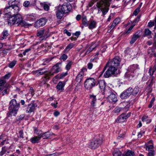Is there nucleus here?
I'll return each mask as SVG.
<instances>
[{
  "label": "nucleus",
  "instance_id": "1",
  "mask_svg": "<svg viewBox=\"0 0 156 156\" xmlns=\"http://www.w3.org/2000/svg\"><path fill=\"white\" fill-rule=\"evenodd\" d=\"M20 11V8L15 2H9L4 9L3 11L4 15L10 16L7 19L8 25L11 26L14 24H17L21 27H26L28 24L23 20L21 14L18 13Z\"/></svg>",
  "mask_w": 156,
  "mask_h": 156
},
{
  "label": "nucleus",
  "instance_id": "2",
  "mask_svg": "<svg viewBox=\"0 0 156 156\" xmlns=\"http://www.w3.org/2000/svg\"><path fill=\"white\" fill-rule=\"evenodd\" d=\"M112 0H101L98 2L96 6L98 8V13L102 12L103 15L106 14L108 12L110 2Z\"/></svg>",
  "mask_w": 156,
  "mask_h": 156
},
{
  "label": "nucleus",
  "instance_id": "3",
  "mask_svg": "<svg viewBox=\"0 0 156 156\" xmlns=\"http://www.w3.org/2000/svg\"><path fill=\"white\" fill-rule=\"evenodd\" d=\"M115 91L111 88L107 87L104 90V93L105 97L108 98L110 101L114 103L117 101L116 95L115 94Z\"/></svg>",
  "mask_w": 156,
  "mask_h": 156
},
{
  "label": "nucleus",
  "instance_id": "4",
  "mask_svg": "<svg viewBox=\"0 0 156 156\" xmlns=\"http://www.w3.org/2000/svg\"><path fill=\"white\" fill-rule=\"evenodd\" d=\"M20 108V104L17 103L16 99H13L12 100L9 102V108L10 110V112L9 113V115L11 116L13 115L16 116ZM9 113L7 114H8Z\"/></svg>",
  "mask_w": 156,
  "mask_h": 156
},
{
  "label": "nucleus",
  "instance_id": "5",
  "mask_svg": "<svg viewBox=\"0 0 156 156\" xmlns=\"http://www.w3.org/2000/svg\"><path fill=\"white\" fill-rule=\"evenodd\" d=\"M108 66L109 67L104 74V77L105 78H108L111 76L112 74H117L118 73L117 71H119V70H117L118 68L114 66H112L111 65H108L107 63L106 66L104 67L103 71L100 75V76L102 75L103 73L105 70Z\"/></svg>",
  "mask_w": 156,
  "mask_h": 156
},
{
  "label": "nucleus",
  "instance_id": "6",
  "mask_svg": "<svg viewBox=\"0 0 156 156\" xmlns=\"http://www.w3.org/2000/svg\"><path fill=\"white\" fill-rule=\"evenodd\" d=\"M60 64V63H57L53 66L51 71L49 73L45 75L44 79L45 82L48 80L51 76H53L55 74L61 71V67L59 66Z\"/></svg>",
  "mask_w": 156,
  "mask_h": 156
},
{
  "label": "nucleus",
  "instance_id": "7",
  "mask_svg": "<svg viewBox=\"0 0 156 156\" xmlns=\"http://www.w3.org/2000/svg\"><path fill=\"white\" fill-rule=\"evenodd\" d=\"M96 83L95 79L89 78L86 79L84 83V86L86 89L90 90L95 85Z\"/></svg>",
  "mask_w": 156,
  "mask_h": 156
},
{
  "label": "nucleus",
  "instance_id": "8",
  "mask_svg": "<svg viewBox=\"0 0 156 156\" xmlns=\"http://www.w3.org/2000/svg\"><path fill=\"white\" fill-rule=\"evenodd\" d=\"M121 61V58L118 56L115 57L113 59L109 61L108 63V65H111L112 66L118 69L120 67V63Z\"/></svg>",
  "mask_w": 156,
  "mask_h": 156
},
{
  "label": "nucleus",
  "instance_id": "9",
  "mask_svg": "<svg viewBox=\"0 0 156 156\" xmlns=\"http://www.w3.org/2000/svg\"><path fill=\"white\" fill-rule=\"evenodd\" d=\"M71 7V5L70 3H64L62 5L59 6L58 8L64 13H67L70 11Z\"/></svg>",
  "mask_w": 156,
  "mask_h": 156
},
{
  "label": "nucleus",
  "instance_id": "10",
  "mask_svg": "<svg viewBox=\"0 0 156 156\" xmlns=\"http://www.w3.org/2000/svg\"><path fill=\"white\" fill-rule=\"evenodd\" d=\"M102 141L100 139H97L91 141L89 145V147L95 149L98 147L102 143Z\"/></svg>",
  "mask_w": 156,
  "mask_h": 156
},
{
  "label": "nucleus",
  "instance_id": "11",
  "mask_svg": "<svg viewBox=\"0 0 156 156\" xmlns=\"http://www.w3.org/2000/svg\"><path fill=\"white\" fill-rule=\"evenodd\" d=\"M37 104L35 102V101H33L29 105L27 108L26 112L28 113H31L34 112L35 110L36 107H37Z\"/></svg>",
  "mask_w": 156,
  "mask_h": 156
},
{
  "label": "nucleus",
  "instance_id": "12",
  "mask_svg": "<svg viewBox=\"0 0 156 156\" xmlns=\"http://www.w3.org/2000/svg\"><path fill=\"white\" fill-rule=\"evenodd\" d=\"M47 22V20L45 18H43L37 21L34 24V26L37 28L44 26Z\"/></svg>",
  "mask_w": 156,
  "mask_h": 156
},
{
  "label": "nucleus",
  "instance_id": "13",
  "mask_svg": "<svg viewBox=\"0 0 156 156\" xmlns=\"http://www.w3.org/2000/svg\"><path fill=\"white\" fill-rule=\"evenodd\" d=\"M138 66L137 64H133L130 66L128 68V71L130 73L136 74L139 70Z\"/></svg>",
  "mask_w": 156,
  "mask_h": 156
},
{
  "label": "nucleus",
  "instance_id": "14",
  "mask_svg": "<svg viewBox=\"0 0 156 156\" xmlns=\"http://www.w3.org/2000/svg\"><path fill=\"white\" fill-rule=\"evenodd\" d=\"M38 130L37 129L35 128L34 129V133H36L38 135V136H35L30 139V141L33 144L37 143H39L41 138L39 137V133H38Z\"/></svg>",
  "mask_w": 156,
  "mask_h": 156
},
{
  "label": "nucleus",
  "instance_id": "15",
  "mask_svg": "<svg viewBox=\"0 0 156 156\" xmlns=\"http://www.w3.org/2000/svg\"><path fill=\"white\" fill-rule=\"evenodd\" d=\"M47 72L44 68L39 69L38 70L33 72V74L36 76H38L44 74Z\"/></svg>",
  "mask_w": 156,
  "mask_h": 156
},
{
  "label": "nucleus",
  "instance_id": "16",
  "mask_svg": "<svg viewBox=\"0 0 156 156\" xmlns=\"http://www.w3.org/2000/svg\"><path fill=\"white\" fill-rule=\"evenodd\" d=\"M129 107L128 106L124 108H122L119 107H116L114 109V111L115 113H118L121 111H123L124 112H126L128 110Z\"/></svg>",
  "mask_w": 156,
  "mask_h": 156
},
{
  "label": "nucleus",
  "instance_id": "17",
  "mask_svg": "<svg viewBox=\"0 0 156 156\" xmlns=\"http://www.w3.org/2000/svg\"><path fill=\"white\" fill-rule=\"evenodd\" d=\"M146 146V149L148 151H151V149H153L154 147L153 143L152 140H150L145 144Z\"/></svg>",
  "mask_w": 156,
  "mask_h": 156
},
{
  "label": "nucleus",
  "instance_id": "18",
  "mask_svg": "<svg viewBox=\"0 0 156 156\" xmlns=\"http://www.w3.org/2000/svg\"><path fill=\"white\" fill-rule=\"evenodd\" d=\"M97 23L96 21L94 20H90L89 21L88 24V28L90 30H92L96 27Z\"/></svg>",
  "mask_w": 156,
  "mask_h": 156
},
{
  "label": "nucleus",
  "instance_id": "19",
  "mask_svg": "<svg viewBox=\"0 0 156 156\" xmlns=\"http://www.w3.org/2000/svg\"><path fill=\"white\" fill-rule=\"evenodd\" d=\"M99 87L101 89H104L106 88L105 83L104 80H100L98 82Z\"/></svg>",
  "mask_w": 156,
  "mask_h": 156
},
{
  "label": "nucleus",
  "instance_id": "20",
  "mask_svg": "<svg viewBox=\"0 0 156 156\" xmlns=\"http://www.w3.org/2000/svg\"><path fill=\"white\" fill-rule=\"evenodd\" d=\"M140 36L139 35V34L137 32H136L133 36L132 37L130 43L131 44H132L135 42L136 40Z\"/></svg>",
  "mask_w": 156,
  "mask_h": 156
},
{
  "label": "nucleus",
  "instance_id": "21",
  "mask_svg": "<svg viewBox=\"0 0 156 156\" xmlns=\"http://www.w3.org/2000/svg\"><path fill=\"white\" fill-rule=\"evenodd\" d=\"M65 13L58 8V10L56 12V15L57 18L58 19H61Z\"/></svg>",
  "mask_w": 156,
  "mask_h": 156
},
{
  "label": "nucleus",
  "instance_id": "22",
  "mask_svg": "<svg viewBox=\"0 0 156 156\" xmlns=\"http://www.w3.org/2000/svg\"><path fill=\"white\" fill-rule=\"evenodd\" d=\"M39 133V137L41 138L42 137L44 139H47L50 136V134L48 132H46L43 134Z\"/></svg>",
  "mask_w": 156,
  "mask_h": 156
},
{
  "label": "nucleus",
  "instance_id": "23",
  "mask_svg": "<svg viewBox=\"0 0 156 156\" xmlns=\"http://www.w3.org/2000/svg\"><path fill=\"white\" fill-rule=\"evenodd\" d=\"M83 72H80L76 78V80L77 82L80 83L81 81L83 79Z\"/></svg>",
  "mask_w": 156,
  "mask_h": 156
},
{
  "label": "nucleus",
  "instance_id": "24",
  "mask_svg": "<svg viewBox=\"0 0 156 156\" xmlns=\"http://www.w3.org/2000/svg\"><path fill=\"white\" fill-rule=\"evenodd\" d=\"M155 81V79L154 76H151L150 79L147 81V84L149 87L152 86Z\"/></svg>",
  "mask_w": 156,
  "mask_h": 156
},
{
  "label": "nucleus",
  "instance_id": "25",
  "mask_svg": "<svg viewBox=\"0 0 156 156\" xmlns=\"http://www.w3.org/2000/svg\"><path fill=\"white\" fill-rule=\"evenodd\" d=\"M90 98L91 99V104L93 107L95 106V103L96 102V96L94 95H90Z\"/></svg>",
  "mask_w": 156,
  "mask_h": 156
},
{
  "label": "nucleus",
  "instance_id": "26",
  "mask_svg": "<svg viewBox=\"0 0 156 156\" xmlns=\"http://www.w3.org/2000/svg\"><path fill=\"white\" fill-rule=\"evenodd\" d=\"M65 83L62 82H59L56 86L57 88L59 90H62L65 86Z\"/></svg>",
  "mask_w": 156,
  "mask_h": 156
},
{
  "label": "nucleus",
  "instance_id": "27",
  "mask_svg": "<svg viewBox=\"0 0 156 156\" xmlns=\"http://www.w3.org/2000/svg\"><path fill=\"white\" fill-rule=\"evenodd\" d=\"M134 152L133 151L128 150L124 154H123V156H134Z\"/></svg>",
  "mask_w": 156,
  "mask_h": 156
},
{
  "label": "nucleus",
  "instance_id": "28",
  "mask_svg": "<svg viewBox=\"0 0 156 156\" xmlns=\"http://www.w3.org/2000/svg\"><path fill=\"white\" fill-rule=\"evenodd\" d=\"M2 35L3 37H2L1 38L0 40H3L5 38V37H7L9 35V34L8 33V31L7 30H4L2 32Z\"/></svg>",
  "mask_w": 156,
  "mask_h": 156
},
{
  "label": "nucleus",
  "instance_id": "29",
  "mask_svg": "<svg viewBox=\"0 0 156 156\" xmlns=\"http://www.w3.org/2000/svg\"><path fill=\"white\" fill-rule=\"evenodd\" d=\"M96 47V46L95 45V46H93V45H92L90 47V48H89L86 51L85 55H87L91 51H92L93 50H94Z\"/></svg>",
  "mask_w": 156,
  "mask_h": 156
},
{
  "label": "nucleus",
  "instance_id": "30",
  "mask_svg": "<svg viewBox=\"0 0 156 156\" xmlns=\"http://www.w3.org/2000/svg\"><path fill=\"white\" fill-rule=\"evenodd\" d=\"M67 63L65 68L67 70H69L71 68V66L72 65V61H68Z\"/></svg>",
  "mask_w": 156,
  "mask_h": 156
},
{
  "label": "nucleus",
  "instance_id": "31",
  "mask_svg": "<svg viewBox=\"0 0 156 156\" xmlns=\"http://www.w3.org/2000/svg\"><path fill=\"white\" fill-rule=\"evenodd\" d=\"M129 96L128 95V94L125 91L120 95V98L122 99H126Z\"/></svg>",
  "mask_w": 156,
  "mask_h": 156
},
{
  "label": "nucleus",
  "instance_id": "32",
  "mask_svg": "<svg viewBox=\"0 0 156 156\" xmlns=\"http://www.w3.org/2000/svg\"><path fill=\"white\" fill-rule=\"evenodd\" d=\"M124 118V116L122 113L119 116L118 118V119L119 122H124L126 120Z\"/></svg>",
  "mask_w": 156,
  "mask_h": 156
},
{
  "label": "nucleus",
  "instance_id": "33",
  "mask_svg": "<svg viewBox=\"0 0 156 156\" xmlns=\"http://www.w3.org/2000/svg\"><path fill=\"white\" fill-rule=\"evenodd\" d=\"M139 88L138 87H135L133 90L132 94L135 95L137 94L139 91Z\"/></svg>",
  "mask_w": 156,
  "mask_h": 156
},
{
  "label": "nucleus",
  "instance_id": "34",
  "mask_svg": "<svg viewBox=\"0 0 156 156\" xmlns=\"http://www.w3.org/2000/svg\"><path fill=\"white\" fill-rule=\"evenodd\" d=\"M74 46V44L73 43H70L67 46L65 49V50L66 51H69L70 50L73 48Z\"/></svg>",
  "mask_w": 156,
  "mask_h": 156
},
{
  "label": "nucleus",
  "instance_id": "35",
  "mask_svg": "<svg viewBox=\"0 0 156 156\" xmlns=\"http://www.w3.org/2000/svg\"><path fill=\"white\" fill-rule=\"evenodd\" d=\"M82 23L85 27L88 26V24L86 17H84L82 18Z\"/></svg>",
  "mask_w": 156,
  "mask_h": 156
},
{
  "label": "nucleus",
  "instance_id": "36",
  "mask_svg": "<svg viewBox=\"0 0 156 156\" xmlns=\"http://www.w3.org/2000/svg\"><path fill=\"white\" fill-rule=\"evenodd\" d=\"M113 156H123V154L122 155L121 152L119 151H115L113 153Z\"/></svg>",
  "mask_w": 156,
  "mask_h": 156
},
{
  "label": "nucleus",
  "instance_id": "37",
  "mask_svg": "<svg viewBox=\"0 0 156 156\" xmlns=\"http://www.w3.org/2000/svg\"><path fill=\"white\" fill-rule=\"evenodd\" d=\"M16 63V61L13 60L9 63L8 67L10 68H12L15 66Z\"/></svg>",
  "mask_w": 156,
  "mask_h": 156
},
{
  "label": "nucleus",
  "instance_id": "38",
  "mask_svg": "<svg viewBox=\"0 0 156 156\" xmlns=\"http://www.w3.org/2000/svg\"><path fill=\"white\" fill-rule=\"evenodd\" d=\"M44 34V30H40L37 32V36L40 37V38H41L42 37V36Z\"/></svg>",
  "mask_w": 156,
  "mask_h": 156
},
{
  "label": "nucleus",
  "instance_id": "39",
  "mask_svg": "<svg viewBox=\"0 0 156 156\" xmlns=\"http://www.w3.org/2000/svg\"><path fill=\"white\" fill-rule=\"evenodd\" d=\"M7 150L5 147H3L2 148V151L0 152V156H2L6 152Z\"/></svg>",
  "mask_w": 156,
  "mask_h": 156
},
{
  "label": "nucleus",
  "instance_id": "40",
  "mask_svg": "<svg viewBox=\"0 0 156 156\" xmlns=\"http://www.w3.org/2000/svg\"><path fill=\"white\" fill-rule=\"evenodd\" d=\"M125 91L128 94V95L129 96H130V95L132 94L133 89L131 87H129L127 90Z\"/></svg>",
  "mask_w": 156,
  "mask_h": 156
},
{
  "label": "nucleus",
  "instance_id": "41",
  "mask_svg": "<svg viewBox=\"0 0 156 156\" xmlns=\"http://www.w3.org/2000/svg\"><path fill=\"white\" fill-rule=\"evenodd\" d=\"M68 56L66 55L63 54L60 57V59L65 61L66 60Z\"/></svg>",
  "mask_w": 156,
  "mask_h": 156
},
{
  "label": "nucleus",
  "instance_id": "42",
  "mask_svg": "<svg viewBox=\"0 0 156 156\" xmlns=\"http://www.w3.org/2000/svg\"><path fill=\"white\" fill-rule=\"evenodd\" d=\"M121 21V19L119 18H117L114 20L113 22L116 25L118 24Z\"/></svg>",
  "mask_w": 156,
  "mask_h": 156
},
{
  "label": "nucleus",
  "instance_id": "43",
  "mask_svg": "<svg viewBox=\"0 0 156 156\" xmlns=\"http://www.w3.org/2000/svg\"><path fill=\"white\" fill-rule=\"evenodd\" d=\"M151 31L148 29H145V34L146 35H149L151 34Z\"/></svg>",
  "mask_w": 156,
  "mask_h": 156
},
{
  "label": "nucleus",
  "instance_id": "44",
  "mask_svg": "<svg viewBox=\"0 0 156 156\" xmlns=\"http://www.w3.org/2000/svg\"><path fill=\"white\" fill-rule=\"evenodd\" d=\"M23 5L26 7H28L29 6H30V2L28 1H25L23 3Z\"/></svg>",
  "mask_w": 156,
  "mask_h": 156
},
{
  "label": "nucleus",
  "instance_id": "45",
  "mask_svg": "<svg viewBox=\"0 0 156 156\" xmlns=\"http://www.w3.org/2000/svg\"><path fill=\"white\" fill-rule=\"evenodd\" d=\"M116 25L113 22L112 23V24L111 25V26L109 28V29H108V31H109V30H110V32L115 27Z\"/></svg>",
  "mask_w": 156,
  "mask_h": 156
},
{
  "label": "nucleus",
  "instance_id": "46",
  "mask_svg": "<svg viewBox=\"0 0 156 156\" xmlns=\"http://www.w3.org/2000/svg\"><path fill=\"white\" fill-rule=\"evenodd\" d=\"M140 11V9L139 8H137L133 12V14L135 16H136Z\"/></svg>",
  "mask_w": 156,
  "mask_h": 156
},
{
  "label": "nucleus",
  "instance_id": "47",
  "mask_svg": "<svg viewBox=\"0 0 156 156\" xmlns=\"http://www.w3.org/2000/svg\"><path fill=\"white\" fill-rule=\"evenodd\" d=\"M52 59V58H48L47 59H45V61L43 64V65H46L50 61H51Z\"/></svg>",
  "mask_w": 156,
  "mask_h": 156
},
{
  "label": "nucleus",
  "instance_id": "48",
  "mask_svg": "<svg viewBox=\"0 0 156 156\" xmlns=\"http://www.w3.org/2000/svg\"><path fill=\"white\" fill-rule=\"evenodd\" d=\"M19 138H21L22 139H23L24 138V137L23 136V133L22 130H20L19 132Z\"/></svg>",
  "mask_w": 156,
  "mask_h": 156
},
{
  "label": "nucleus",
  "instance_id": "49",
  "mask_svg": "<svg viewBox=\"0 0 156 156\" xmlns=\"http://www.w3.org/2000/svg\"><path fill=\"white\" fill-rule=\"evenodd\" d=\"M25 116L24 115L22 114L20 115V116H18L17 118V121H20L22 120L23 118H24Z\"/></svg>",
  "mask_w": 156,
  "mask_h": 156
},
{
  "label": "nucleus",
  "instance_id": "50",
  "mask_svg": "<svg viewBox=\"0 0 156 156\" xmlns=\"http://www.w3.org/2000/svg\"><path fill=\"white\" fill-rule=\"evenodd\" d=\"M154 98H153L151 100V101L150 102V103L148 105V107L149 108H151L152 107L154 103Z\"/></svg>",
  "mask_w": 156,
  "mask_h": 156
},
{
  "label": "nucleus",
  "instance_id": "51",
  "mask_svg": "<svg viewBox=\"0 0 156 156\" xmlns=\"http://www.w3.org/2000/svg\"><path fill=\"white\" fill-rule=\"evenodd\" d=\"M6 83V81L5 80L3 79H0V86H3Z\"/></svg>",
  "mask_w": 156,
  "mask_h": 156
},
{
  "label": "nucleus",
  "instance_id": "52",
  "mask_svg": "<svg viewBox=\"0 0 156 156\" xmlns=\"http://www.w3.org/2000/svg\"><path fill=\"white\" fill-rule=\"evenodd\" d=\"M11 74L10 73H9L5 75L3 77V78L6 79H8L10 77Z\"/></svg>",
  "mask_w": 156,
  "mask_h": 156
},
{
  "label": "nucleus",
  "instance_id": "53",
  "mask_svg": "<svg viewBox=\"0 0 156 156\" xmlns=\"http://www.w3.org/2000/svg\"><path fill=\"white\" fill-rule=\"evenodd\" d=\"M154 151H150L148 153V156H154Z\"/></svg>",
  "mask_w": 156,
  "mask_h": 156
},
{
  "label": "nucleus",
  "instance_id": "54",
  "mask_svg": "<svg viewBox=\"0 0 156 156\" xmlns=\"http://www.w3.org/2000/svg\"><path fill=\"white\" fill-rule=\"evenodd\" d=\"M37 0H32L31 1L30 5L34 6L36 5V3Z\"/></svg>",
  "mask_w": 156,
  "mask_h": 156
},
{
  "label": "nucleus",
  "instance_id": "55",
  "mask_svg": "<svg viewBox=\"0 0 156 156\" xmlns=\"http://www.w3.org/2000/svg\"><path fill=\"white\" fill-rule=\"evenodd\" d=\"M31 50V48H28L26 49L23 52V54L25 55L26 53L28 52L29 51H30Z\"/></svg>",
  "mask_w": 156,
  "mask_h": 156
},
{
  "label": "nucleus",
  "instance_id": "56",
  "mask_svg": "<svg viewBox=\"0 0 156 156\" xmlns=\"http://www.w3.org/2000/svg\"><path fill=\"white\" fill-rule=\"evenodd\" d=\"M134 25L131 26L126 31V33L127 34L129 33L131 30H132Z\"/></svg>",
  "mask_w": 156,
  "mask_h": 156
},
{
  "label": "nucleus",
  "instance_id": "57",
  "mask_svg": "<svg viewBox=\"0 0 156 156\" xmlns=\"http://www.w3.org/2000/svg\"><path fill=\"white\" fill-rule=\"evenodd\" d=\"M49 6L46 4H45L44 5V10L46 11H48L49 9Z\"/></svg>",
  "mask_w": 156,
  "mask_h": 156
},
{
  "label": "nucleus",
  "instance_id": "58",
  "mask_svg": "<svg viewBox=\"0 0 156 156\" xmlns=\"http://www.w3.org/2000/svg\"><path fill=\"white\" fill-rule=\"evenodd\" d=\"M130 113H129L127 114L123 113V114L124 116V118H125L126 119L130 116Z\"/></svg>",
  "mask_w": 156,
  "mask_h": 156
},
{
  "label": "nucleus",
  "instance_id": "59",
  "mask_svg": "<svg viewBox=\"0 0 156 156\" xmlns=\"http://www.w3.org/2000/svg\"><path fill=\"white\" fill-rule=\"evenodd\" d=\"M93 64L91 62L87 64V68L89 69H91L92 68Z\"/></svg>",
  "mask_w": 156,
  "mask_h": 156
},
{
  "label": "nucleus",
  "instance_id": "60",
  "mask_svg": "<svg viewBox=\"0 0 156 156\" xmlns=\"http://www.w3.org/2000/svg\"><path fill=\"white\" fill-rule=\"evenodd\" d=\"M9 50L7 49H4L2 50V53L3 54L6 55L8 52Z\"/></svg>",
  "mask_w": 156,
  "mask_h": 156
},
{
  "label": "nucleus",
  "instance_id": "61",
  "mask_svg": "<svg viewBox=\"0 0 156 156\" xmlns=\"http://www.w3.org/2000/svg\"><path fill=\"white\" fill-rule=\"evenodd\" d=\"M148 118V116L146 115L144 116L142 118V120L143 122H145L147 119Z\"/></svg>",
  "mask_w": 156,
  "mask_h": 156
},
{
  "label": "nucleus",
  "instance_id": "62",
  "mask_svg": "<svg viewBox=\"0 0 156 156\" xmlns=\"http://www.w3.org/2000/svg\"><path fill=\"white\" fill-rule=\"evenodd\" d=\"M8 93L7 92V89H5L4 90H3L2 92L1 93V94L2 96H4L5 94H7Z\"/></svg>",
  "mask_w": 156,
  "mask_h": 156
},
{
  "label": "nucleus",
  "instance_id": "63",
  "mask_svg": "<svg viewBox=\"0 0 156 156\" xmlns=\"http://www.w3.org/2000/svg\"><path fill=\"white\" fill-rule=\"evenodd\" d=\"M64 33L66 34L68 36H70L71 35V34L70 32L68 31L67 30L65 29L64 30Z\"/></svg>",
  "mask_w": 156,
  "mask_h": 156
},
{
  "label": "nucleus",
  "instance_id": "64",
  "mask_svg": "<svg viewBox=\"0 0 156 156\" xmlns=\"http://www.w3.org/2000/svg\"><path fill=\"white\" fill-rule=\"evenodd\" d=\"M125 136V133H123L122 134H121L118 137V139H119L121 138L123 139L124 138Z\"/></svg>",
  "mask_w": 156,
  "mask_h": 156
}]
</instances>
